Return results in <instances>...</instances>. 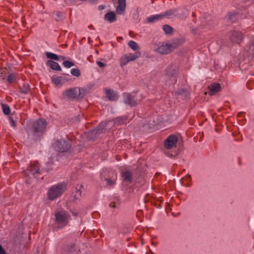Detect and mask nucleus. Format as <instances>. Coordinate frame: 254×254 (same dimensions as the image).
Segmentation results:
<instances>
[{
  "label": "nucleus",
  "mask_w": 254,
  "mask_h": 254,
  "mask_svg": "<svg viewBox=\"0 0 254 254\" xmlns=\"http://www.w3.org/2000/svg\"><path fill=\"white\" fill-rule=\"evenodd\" d=\"M181 44L182 41L176 39L166 44L162 43L156 45L154 47V51L160 54L166 55L172 52Z\"/></svg>",
  "instance_id": "obj_1"
},
{
  "label": "nucleus",
  "mask_w": 254,
  "mask_h": 254,
  "mask_svg": "<svg viewBox=\"0 0 254 254\" xmlns=\"http://www.w3.org/2000/svg\"><path fill=\"white\" fill-rule=\"evenodd\" d=\"M179 75L178 67L174 64L168 65L164 71L165 82L166 84H174L177 82Z\"/></svg>",
  "instance_id": "obj_2"
},
{
  "label": "nucleus",
  "mask_w": 254,
  "mask_h": 254,
  "mask_svg": "<svg viewBox=\"0 0 254 254\" xmlns=\"http://www.w3.org/2000/svg\"><path fill=\"white\" fill-rule=\"evenodd\" d=\"M55 224L59 228L66 226L70 219V215L64 210H57L55 212Z\"/></svg>",
  "instance_id": "obj_3"
},
{
  "label": "nucleus",
  "mask_w": 254,
  "mask_h": 254,
  "mask_svg": "<svg viewBox=\"0 0 254 254\" xmlns=\"http://www.w3.org/2000/svg\"><path fill=\"white\" fill-rule=\"evenodd\" d=\"M66 189V184L63 182L52 186L48 192V197L54 200L60 197Z\"/></svg>",
  "instance_id": "obj_4"
},
{
  "label": "nucleus",
  "mask_w": 254,
  "mask_h": 254,
  "mask_svg": "<svg viewBox=\"0 0 254 254\" xmlns=\"http://www.w3.org/2000/svg\"><path fill=\"white\" fill-rule=\"evenodd\" d=\"M86 93V91L85 88L75 87L66 90L63 93V95L64 96H66L69 99L74 100L84 97Z\"/></svg>",
  "instance_id": "obj_5"
},
{
  "label": "nucleus",
  "mask_w": 254,
  "mask_h": 254,
  "mask_svg": "<svg viewBox=\"0 0 254 254\" xmlns=\"http://www.w3.org/2000/svg\"><path fill=\"white\" fill-rule=\"evenodd\" d=\"M47 125V123L44 119H39L33 124L32 131L36 139L40 138L45 131Z\"/></svg>",
  "instance_id": "obj_6"
},
{
  "label": "nucleus",
  "mask_w": 254,
  "mask_h": 254,
  "mask_svg": "<svg viewBox=\"0 0 254 254\" xmlns=\"http://www.w3.org/2000/svg\"><path fill=\"white\" fill-rule=\"evenodd\" d=\"M54 147L58 151L61 152H66L71 147L70 141L61 139L57 140L54 143Z\"/></svg>",
  "instance_id": "obj_7"
},
{
  "label": "nucleus",
  "mask_w": 254,
  "mask_h": 254,
  "mask_svg": "<svg viewBox=\"0 0 254 254\" xmlns=\"http://www.w3.org/2000/svg\"><path fill=\"white\" fill-rule=\"evenodd\" d=\"M135 93H126L124 94V102L126 104L131 107L136 106L138 104Z\"/></svg>",
  "instance_id": "obj_8"
},
{
  "label": "nucleus",
  "mask_w": 254,
  "mask_h": 254,
  "mask_svg": "<svg viewBox=\"0 0 254 254\" xmlns=\"http://www.w3.org/2000/svg\"><path fill=\"white\" fill-rule=\"evenodd\" d=\"M230 41L234 43H240L243 40V35L240 31L233 30L228 33Z\"/></svg>",
  "instance_id": "obj_9"
},
{
  "label": "nucleus",
  "mask_w": 254,
  "mask_h": 254,
  "mask_svg": "<svg viewBox=\"0 0 254 254\" xmlns=\"http://www.w3.org/2000/svg\"><path fill=\"white\" fill-rule=\"evenodd\" d=\"M178 141V137L176 135H170L164 141V146L166 149H171L175 146Z\"/></svg>",
  "instance_id": "obj_10"
},
{
  "label": "nucleus",
  "mask_w": 254,
  "mask_h": 254,
  "mask_svg": "<svg viewBox=\"0 0 254 254\" xmlns=\"http://www.w3.org/2000/svg\"><path fill=\"white\" fill-rule=\"evenodd\" d=\"M52 82L56 85H62L65 82L67 81V79L64 76H58L54 75L52 78Z\"/></svg>",
  "instance_id": "obj_11"
},
{
  "label": "nucleus",
  "mask_w": 254,
  "mask_h": 254,
  "mask_svg": "<svg viewBox=\"0 0 254 254\" xmlns=\"http://www.w3.org/2000/svg\"><path fill=\"white\" fill-rule=\"evenodd\" d=\"M121 176L124 182L131 183L132 180V173L129 170H123L121 173Z\"/></svg>",
  "instance_id": "obj_12"
},
{
  "label": "nucleus",
  "mask_w": 254,
  "mask_h": 254,
  "mask_svg": "<svg viewBox=\"0 0 254 254\" xmlns=\"http://www.w3.org/2000/svg\"><path fill=\"white\" fill-rule=\"evenodd\" d=\"M239 14L235 12H230L225 16V20L227 22H233L237 20L239 18Z\"/></svg>",
  "instance_id": "obj_13"
},
{
  "label": "nucleus",
  "mask_w": 254,
  "mask_h": 254,
  "mask_svg": "<svg viewBox=\"0 0 254 254\" xmlns=\"http://www.w3.org/2000/svg\"><path fill=\"white\" fill-rule=\"evenodd\" d=\"M126 3L125 0H118V5H117L116 11L118 14H122L124 13L126 8Z\"/></svg>",
  "instance_id": "obj_14"
},
{
  "label": "nucleus",
  "mask_w": 254,
  "mask_h": 254,
  "mask_svg": "<svg viewBox=\"0 0 254 254\" xmlns=\"http://www.w3.org/2000/svg\"><path fill=\"white\" fill-rule=\"evenodd\" d=\"M110 123V121H105L101 122L97 127V128L91 131L92 134H97L99 133L104 128L107 126V124Z\"/></svg>",
  "instance_id": "obj_15"
},
{
  "label": "nucleus",
  "mask_w": 254,
  "mask_h": 254,
  "mask_svg": "<svg viewBox=\"0 0 254 254\" xmlns=\"http://www.w3.org/2000/svg\"><path fill=\"white\" fill-rule=\"evenodd\" d=\"M104 19L110 23L114 22L117 19L115 13L113 11L108 12L104 15Z\"/></svg>",
  "instance_id": "obj_16"
},
{
  "label": "nucleus",
  "mask_w": 254,
  "mask_h": 254,
  "mask_svg": "<svg viewBox=\"0 0 254 254\" xmlns=\"http://www.w3.org/2000/svg\"><path fill=\"white\" fill-rule=\"evenodd\" d=\"M220 85L219 83L211 84L208 87L209 94L213 95L216 92H218L220 89Z\"/></svg>",
  "instance_id": "obj_17"
},
{
  "label": "nucleus",
  "mask_w": 254,
  "mask_h": 254,
  "mask_svg": "<svg viewBox=\"0 0 254 254\" xmlns=\"http://www.w3.org/2000/svg\"><path fill=\"white\" fill-rule=\"evenodd\" d=\"M176 9H170L162 13L163 18L167 17L168 18H172L176 16Z\"/></svg>",
  "instance_id": "obj_18"
},
{
  "label": "nucleus",
  "mask_w": 254,
  "mask_h": 254,
  "mask_svg": "<svg viewBox=\"0 0 254 254\" xmlns=\"http://www.w3.org/2000/svg\"><path fill=\"white\" fill-rule=\"evenodd\" d=\"M106 93L107 97L110 100L115 101L118 99L117 94L112 90H106Z\"/></svg>",
  "instance_id": "obj_19"
},
{
  "label": "nucleus",
  "mask_w": 254,
  "mask_h": 254,
  "mask_svg": "<svg viewBox=\"0 0 254 254\" xmlns=\"http://www.w3.org/2000/svg\"><path fill=\"white\" fill-rule=\"evenodd\" d=\"M39 170L40 168L38 164H34L31 165L27 171H29L32 175L35 176L36 174L40 173Z\"/></svg>",
  "instance_id": "obj_20"
},
{
  "label": "nucleus",
  "mask_w": 254,
  "mask_h": 254,
  "mask_svg": "<svg viewBox=\"0 0 254 254\" xmlns=\"http://www.w3.org/2000/svg\"><path fill=\"white\" fill-rule=\"evenodd\" d=\"M47 65L53 70L60 71L62 69L59 64L53 61H48L47 63Z\"/></svg>",
  "instance_id": "obj_21"
},
{
  "label": "nucleus",
  "mask_w": 254,
  "mask_h": 254,
  "mask_svg": "<svg viewBox=\"0 0 254 254\" xmlns=\"http://www.w3.org/2000/svg\"><path fill=\"white\" fill-rule=\"evenodd\" d=\"M162 19H163V15L161 13L150 16L147 17V20L149 22H155Z\"/></svg>",
  "instance_id": "obj_22"
},
{
  "label": "nucleus",
  "mask_w": 254,
  "mask_h": 254,
  "mask_svg": "<svg viewBox=\"0 0 254 254\" xmlns=\"http://www.w3.org/2000/svg\"><path fill=\"white\" fill-rule=\"evenodd\" d=\"M210 19H211V18L208 15H202L200 18V26H204L205 25V24L209 23Z\"/></svg>",
  "instance_id": "obj_23"
},
{
  "label": "nucleus",
  "mask_w": 254,
  "mask_h": 254,
  "mask_svg": "<svg viewBox=\"0 0 254 254\" xmlns=\"http://www.w3.org/2000/svg\"><path fill=\"white\" fill-rule=\"evenodd\" d=\"M127 120V118L125 117H120L117 118L114 120V124L117 126L123 125L126 122Z\"/></svg>",
  "instance_id": "obj_24"
},
{
  "label": "nucleus",
  "mask_w": 254,
  "mask_h": 254,
  "mask_svg": "<svg viewBox=\"0 0 254 254\" xmlns=\"http://www.w3.org/2000/svg\"><path fill=\"white\" fill-rule=\"evenodd\" d=\"M81 188H83V186L80 185L78 188L76 187L75 188V194L74 195V199L77 200L81 197L82 191L80 189Z\"/></svg>",
  "instance_id": "obj_25"
},
{
  "label": "nucleus",
  "mask_w": 254,
  "mask_h": 254,
  "mask_svg": "<svg viewBox=\"0 0 254 254\" xmlns=\"http://www.w3.org/2000/svg\"><path fill=\"white\" fill-rule=\"evenodd\" d=\"M128 45L133 51H136L139 49L138 45L133 41H129L128 43Z\"/></svg>",
  "instance_id": "obj_26"
},
{
  "label": "nucleus",
  "mask_w": 254,
  "mask_h": 254,
  "mask_svg": "<svg viewBox=\"0 0 254 254\" xmlns=\"http://www.w3.org/2000/svg\"><path fill=\"white\" fill-rule=\"evenodd\" d=\"M46 55L47 57L49 59L54 60L55 61H59V57L54 53H50V52H47L46 53Z\"/></svg>",
  "instance_id": "obj_27"
},
{
  "label": "nucleus",
  "mask_w": 254,
  "mask_h": 254,
  "mask_svg": "<svg viewBox=\"0 0 254 254\" xmlns=\"http://www.w3.org/2000/svg\"><path fill=\"white\" fill-rule=\"evenodd\" d=\"M140 55L141 53L139 52H136L135 53L129 54L128 55L129 57V60H131V61H134L136 59L140 57Z\"/></svg>",
  "instance_id": "obj_28"
},
{
  "label": "nucleus",
  "mask_w": 254,
  "mask_h": 254,
  "mask_svg": "<svg viewBox=\"0 0 254 254\" xmlns=\"http://www.w3.org/2000/svg\"><path fill=\"white\" fill-rule=\"evenodd\" d=\"M1 107L3 112L5 115H8L10 114V110L8 105L5 104H2Z\"/></svg>",
  "instance_id": "obj_29"
},
{
  "label": "nucleus",
  "mask_w": 254,
  "mask_h": 254,
  "mask_svg": "<svg viewBox=\"0 0 254 254\" xmlns=\"http://www.w3.org/2000/svg\"><path fill=\"white\" fill-rule=\"evenodd\" d=\"M30 89V86L28 84H25L20 88L21 92L23 94H27Z\"/></svg>",
  "instance_id": "obj_30"
},
{
  "label": "nucleus",
  "mask_w": 254,
  "mask_h": 254,
  "mask_svg": "<svg viewBox=\"0 0 254 254\" xmlns=\"http://www.w3.org/2000/svg\"><path fill=\"white\" fill-rule=\"evenodd\" d=\"M70 72L72 75L76 77H79L81 74L80 70L78 68H73L71 69Z\"/></svg>",
  "instance_id": "obj_31"
},
{
  "label": "nucleus",
  "mask_w": 254,
  "mask_h": 254,
  "mask_svg": "<svg viewBox=\"0 0 254 254\" xmlns=\"http://www.w3.org/2000/svg\"><path fill=\"white\" fill-rule=\"evenodd\" d=\"M75 245L70 246L68 249V251L65 252L64 254H74L75 251Z\"/></svg>",
  "instance_id": "obj_32"
},
{
  "label": "nucleus",
  "mask_w": 254,
  "mask_h": 254,
  "mask_svg": "<svg viewBox=\"0 0 254 254\" xmlns=\"http://www.w3.org/2000/svg\"><path fill=\"white\" fill-rule=\"evenodd\" d=\"M163 29L166 34H170L173 30L172 28L168 25H165Z\"/></svg>",
  "instance_id": "obj_33"
},
{
  "label": "nucleus",
  "mask_w": 254,
  "mask_h": 254,
  "mask_svg": "<svg viewBox=\"0 0 254 254\" xmlns=\"http://www.w3.org/2000/svg\"><path fill=\"white\" fill-rule=\"evenodd\" d=\"M128 62V60H127V58L125 57L124 56L122 57L120 59V65L121 66H123L127 64Z\"/></svg>",
  "instance_id": "obj_34"
},
{
  "label": "nucleus",
  "mask_w": 254,
  "mask_h": 254,
  "mask_svg": "<svg viewBox=\"0 0 254 254\" xmlns=\"http://www.w3.org/2000/svg\"><path fill=\"white\" fill-rule=\"evenodd\" d=\"M63 64L65 67L67 68H69L74 65L73 63L69 61H65L64 62Z\"/></svg>",
  "instance_id": "obj_35"
},
{
  "label": "nucleus",
  "mask_w": 254,
  "mask_h": 254,
  "mask_svg": "<svg viewBox=\"0 0 254 254\" xmlns=\"http://www.w3.org/2000/svg\"><path fill=\"white\" fill-rule=\"evenodd\" d=\"M14 76L12 74H9L7 76V80L9 83H11L14 80Z\"/></svg>",
  "instance_id": "obj_36"
},
{
  "label": "nucleus",
  "mask_w": 254,
  "mask_h": 254,
  "mask_svg": "<svg viewBox=\"0 0 254 254\" xmlns=\"http://www.w3.org/2000/svg\"><path fill=\"white\" fill-rule=\"evenodd\" d=\"M105 180L107 182L108 184L112 185L115 184V181L110 179H106Z\"/></svg>",
  "instance_id": "obj_37"
},
{
  "label": "nucleus",
  "mask_w": 254,
  "mask_h": 254,
  "mask_svg": "<svg viewBox=\"0 0 254 254\" xmlns=\"http://www.w3.org/2000/svg\"><path fill=\"white\" fill-rule=\"evenodd\" d=\"M97 64L100 67H104L105 66V64L100 61L96 62Z\"/></svg>",
  "instance_id": "obj_38"
},
{
  "label": "nucleus",
  "mask_w": 254,
  "mask_h": 254,
  "mask_svg": "<svg viewBox=\"0 0 254 254\" xmlns=\"http://www.w3.org/2000/svg\"><path fill=\"white\" fill-rule=\"evenodd\" d=\"M0 254H6L2 247L0 245Z\"/></svg>",
  "instance_id": "obj_39"
},
{
  "label": "nucleus",
  "mask_w": 254,
  "mask_h": 254,
  "mask_svg": "<svg viewBox=\"0 0 254 254\" xmlns=\"http://www.w3.org/2000/svg\"><path fill=\"white\" fill-rule=\"evenodd\" d=\"M10 125L13 127L16 126V123L13 119H10Z\"/></svg>",
  "instance_id": "obj_40"
},
{
  "label": "nucleus",
  "mask_w": 254,
  "mask_h": 254,
  "mask_svg": "<svg viewBox=\"0 0 254 254\" xmlns=\"http://www.w3.org/2000/svg\"><path fill=\"white\" fill-rule=\"evenodd\" d=\"M110 206L111 207L115 208L116 207V204L114 202H112L110 204Z\"/></svg>",
  "instance_id": "obj_41"
},
{
  "label": "nucleus",
  "mask_w": 254,
  "mask_h": 254,
  "mask_svg": "<svg viewBox=\"0 0 254 254\" xmlns=\"http://www.w3.org/2000/svg\"><path fill=\"white\" fill-rule=\"evenodd\" d=\"M125 57L127 58V60H128V62L131 61V60H129V57L127 55H124Z\"/></svg>",
  "instance_id": "obj_42"
},
{
  "label": "nucleus",
  "mask_w": 254,
  "mask_h": 254,
  "mask_svg": "<svg viewBox=\"0 0 254 254\" xmlns=\"http://www.w3.org/2000/svg\"><path fill=\"white\" fill-rule=\"evenodd\" d=\"M104 8V6L103 5H99L98 6V9L100 10L103 9Z\"/></svg>",
  "instance_id": "obj_43"
},
{
  "label": "nucleus",
  "mask_w": 254,
  "mask_h": 254,
  "mask_svg": "<svg viewBox=\"0 0 254 254\" xmlns=\"http://www.w3.org/2000/svg\"><path fill=\"white\" fill-rule=\"evenodd\" d=\"M98 0H89V1L91 2V3H95L97 2Z\"/></svg>",
  "instance_id": "obj_44"
},
{
  "label": "nucleus",
  "mask_w": 254,
  "mask_h": 254,
  "mask_svg": "<svg viewBox=\"0 0 254 254\" xmlns=\"http://www.w3.org/2000/svg\"><path fill=\"white\" fill-rule=\"evenodd\" d=\"M186 180H187V178H186V179H185V178H184V179H183V183H185V182Z\"/></svg>",
  "instance_id": "obj_45"
},
{
  "label": "nucleus",
  "mask_w": 254,
  "mask_h": 254,
  "mask_svg": "<svg viewBox=\"0 0 254 254\" xmlns=\"http://www.w3.org/2000/svg\"><path fill=\"white\" fill-rule=\"evenodd\" d=\"M176 94H181V93H180V92H179V91H178V92H177L176 93Z\"/></svg>",
  "instance_id": "obj_46"
},
{
  "label": "nucleus",
  "mask_w": 254,
  "mask_h": 254,
  "mask_svg": "<svg viewBox=\"0 0 254 254\" xmlns=\"http://www.w3.org/2000/svg\"><path fill=\"white\" fill-rule=\"evenodd\" d=\"M73 215L76 216L77 214L74 212H72Z\"/></svg>",
  "instance_id": "obj_47"
}]
</instances>
